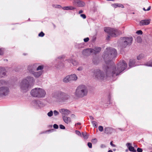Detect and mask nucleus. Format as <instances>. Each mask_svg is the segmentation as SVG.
I'll use <instances>...</instances> for the list:
<instances>
[{
	"label": "nucleus",
	"instance_id": "f257e3e1",
	"mask_svg": "<svg viewBox=\"0 0 152 152\" xmlns=\"http://www.w3.org/2000/svg\"><path fill=\"white\" fill-rule=\"evenodd\" d=\"M117 54L115 49L110 47L107 48L102 56L106 65V66L103 67L106 75L100 70L96 69L94 71V77L98 80H104L106 77H114L124 71L127 66L125 61H120L117 66H114L113 63L111 61L112 59L116 57Z\"/></svg>",
	"mask_w": 152,
	"mask_h": 152
},
{
	"label": "nucleus",
	"instance_id": "f03ea898",
	"mask_svg": "<svg viewBox=\"0 0 152 152\" xmlns=\"http://www.w3.org/2000/svg\"><path fill=\"white\" fill-rule=\"evenodd\" d=\"M34 82V77L30 76H28L23 79L19 84L21 91L23 92L28 91L33 86Z\"/></svg>",
	"mask_w": 152,
	"mask_h": 152
},
{
	"label": "nucleus",
	"instance_id": "7ed1b4c3",
	"mask_svg": "<svg viewBox=\"0 0 152 152\" xmlns=\"http://www.w3.org/2000/svg\"><path fill=\"white\" fill-rule=\"evenodd\" d=\"M88 91V89L86 86L81 85L77 88L75 92V95L77 98H82L87 96Z\"/></svg>",
	"mask_w": 152,
	"mask_h": 152
},
{
	"label": "nucleus",
	"instance_id": "20e7f679",
	"mask_svg": "<svg viewBox=\"0 0 152 152\" xmlns=\"http://www.w3.org/2000/svg\"><path fill=\"white\" fill-rule=\"evenodd\" d=\"M53 96L57 101L61 103L65 102L70 97L68 95L61 91H58L54 93Z\"/></svg>",
	"mask_w": 152,
	"mask_h": 152
},
{
	"label": "nucleus",
	"instance_id": "39448f33",
	"mask_svg": "<svg viewBox=\"0 0 152 152\" xmlns=\"http://www.w3.org/2000/svg\"><path fill=\"white\" fill-rule=\"evenodd\" d=\"M30 94L33 97L40 98H43L45 96L46 92L42 88H37L31 90Z\"/></svg>",
	"mask_w": 152,
	"mask_h": 152
},
{
	"label": "nucleus",
	"instance_id": "423d86ee",
	"mask_svg": "<svg viewBox=\"0 0 152 152\" xmlns=\"http://www.w3.org/2000/svg\"><path fill=\"white\" fill-rule=\"evenodd\" d=\"M104 30L105 32L109 35L107 38V39H109L110 36L115 37L122 34V32L120 31L115 28L106 27L104 28Z\"/></svg>",
	"mask_w": 152,
	"mask_h": 152
},
{
	"label": "nucleus",
	"instance_id": "0eeeda50",
	"mask_svg": "<svg viewBox=\"0 0 152 152\" xmlns=\"http://www.w3.org/2000/svg\"><path fill=\"white\" fill-rule=\"evenodd\" d=\"M132 41V38L121 37L118 41V43L122 48H126L128 45L131 44Z\"/></svg>",
	"mask_w": 152,
	"mask_h": 152
},
{
	"label": "nucleus",
	"instance_id": "6e6552de",
	"mask_svg": "<svg viewBox=\"0 0 152 152\" xmlns=\"http://www.w3.org/2000/svg\"><path fill=\"white\" fill-rule=\"evenodd\" d=\"M2 96L7 95L10 92V89L8 87L3 86L0 87Z\"/></svg>",
	"mask_w": 152,
	"mask_h": 152
},
{
	"label": "nucleus",
	"instance_id": "1a4fd4ad",
	"mask_svg": "<svg viewBox=\"0 0 152 152\" xmlns=\"http://www.w3.org/2000/svg\"><path fill=\"white\" fill-rule=\"evenodd\" d=\"M31 104L37 108L43 107L44 106L43 103L38 100L33 101L31 102Z\"/></svg>",
	"mask_w": 152,
	"mask_h": 152
},
{
	"label": "nucleus",
	"instance_id": "9d476101",
	"mask_svg": "<svg viewBox=\"0 0 152 152\" xmlns=\"http://www.w3.org/2000/svg\"><path fill=\"white\" fill-rule=\"evenodd\" d=\"M38 64H35L29 65L27 67V70L30 73L32 74L36 69V68L38 66Z\"/></svg>",
	"mask_w": 152,
	"mask_h": 152
},
{
	"label": "nucleus",
	"instance_id": "9b49d317",
	"mask_svg": "<svg viewBox=\"0 0 152 152\" xmlns=\"http://www.w3.org/2000/svg\"><path fill=\"white\" fill-rule=\"evenodd\" d=\"M74 4H77V6L79 7H84L86 5L85 3L82 1L80 0H75L73 1Z\"/></svg>",
	"mask_w": 152,
	"mask_h": 152
},
{
	"label": "nucleus",
	"instance_id": "f8f14e48",
	"mask_svg": "<svg viewBox=\"0 0 152 152\" xmlns=\"http://www.w3.org/2000/svg\"><path fill=\"white\" fill-rule=\"evenodd\" d=\"M92 48H88L82 51V54L83 55L88 56L90 55L92 53L93 51Z\"/></svg>",
	"mask_w": 152,
	"mask_h": 152
},
{
	"label": "nucleus",
	"instance_id": "ddd939ff",
	"mask_svg": "<svg viewBox=\"0 0 152 152\" xmlns=\"http://www.w3.org/2000/svg\"><path fill=\"white\" fill-rule=\"evenodd\" d=\"M5 69L3 67H0V78L5 77L6 75Z\"/></svg>",
	"mask_w": 152,
	"mask_h": 152
},
{
	"label": "nucleus",
	"instance_id": "4468645a",
	"mask_svg": "<svg viewBox=\"0 0 152 152\" xmlns=\"http://www.w3.org/2000/svg\"><path fill=\"white\" fill-rule=\"evenodd\" d=\"M59 111L62 115H68L70 113V111L67 109H61L59 110Z\"/></svg>",
	"mask_w": 152,
	"mask_h": 152
},
{
	"label": "nucleus",
	"instance_id": "2eb2a0df",
	"mask_svg": "<svg viewBox=\"0 0 152 152\" xmlns=\"http://www.w3.org/2000/svg\"><path fill=\"white\" fill-rule=\"evenodd\" d=\"M126 145L130 151L132 152H136V150H135L134 148L132 146V143H127L126 144Z\"/></svg>",
	"mask_w": 152,
	"mask_h": 152
},
{
	"label": "nucleus",
	"instance_id": "dca6fc26",
	"mask_svg": "<svg viewBox=\"0 0 152 152\" xmlns=\"http://www.w3.org/2000/svg\"><path fill=\"white\" fill-rule=\"evenodd\" d=\"M93 50L92 53L96 54L99 53L101 50V48L99 47H95L94 49H92Z\"/></svg>",
	"mask_w": 152,
	"mask_h": 152
},
{
	"label": "nucleus",
	"instance_id": "f3484780",
	"mask_svg": "<svg viewBox=\"0 0 152 152\" xmlns=\"http://www.w3.org/2000/svg\"><path fill=\"white\" fill-rule=\"evenodd\" d=\"M150 20H141L140 23V26H144L148 25L150 23Z\"/></svg>",
	"mask_w": 152,
	"mask_h": 152
},
{
	"label": "nucleus",
	"instance_id": "a211bd4d",
	"mask_svg": "<svg viewBox=\"0 0 152 152\" xmlns=\"http://www.w3.org/2000/svg\"><path fill=\"white\" fill-rule=\"evenodd\" d=\"M64 121L66 124H68L71 122V118L69 117H67L66 116H62Z\"/></svg>",
	"mask_w": 152,
	"mask_h": 152
},
{
	"label": "nucleus",
	"instance_id": "6ab92c4d",
	"mask_svg": "<svg viewBox=\"0 0 152 152\" xmlns=\"http://www.w3.org/2000/svg\"><path fill=\"white\" fill-rule=\"evenodd\" d=\"M69 75L70 82L72 81H76L77 79V76L75 74H71Z\"/></svg>",
	"mask_w": 152,
	"mask_h": 152
},
{
	"label": "nucleus",
	"instance_id": "aec40b11",
	"mask_svg": "<svg viewBox=\"0 0 152 152\" xmlns=\"http://www.w3.org/2000/svg\"><path fill=\"white\" fill-rule=\"evenodd\" d=\"M113 130V129L111 127H106L104 129V132L107 134H111Z\"/></svg>",
	"mask_w": 152,
	"mask_h": 152
},
{
	"label": "nucleus",
	"instance_id": "412c9836",
	"mask_svg": "<svg viewBox=\"0 0 152 152\" xmlns=\"http://www.w3.org/2000/svg\"><path fill=\"white\" fill-rule=\"evenodd\" d=\"M135 59H130L129 64V66L131 68L135 66Z\"/></svg>",
	"mask_w": 152,
	"mask_h": 152
},
{
	"label": "nucleus",
	"instance_id": "4be33fe9",
	"mask_svg": "<svg viewBox=\"0 0 152 152\" xmlns=\"http://www.w3.org/2000/svg\"><path fill=\"white\" fill-rule=\"evenodd\" d=\"M42 72H43L42 71H40L37 72H34L32 74L35 77L37 78L39 77L42 75Z\"/></svg>",
	"mask_w": 152,
	"mask_h": 152
},
{
	"label": "nucleus",
	"instance_id": "5701e85b",
	"mask_svg": "<svg viewBox=\"0 0 152 152\" xmlns=\"http://www.w3.org/2000/svg\"><path fill=\"white\" fill-rule=\"evenodd\" d=\"M62 9L65 10H72L75 9V8L72 6L64 7Z\"/></svg>",
	"mask_w": 152,
	"mask_h": 152
},
{
	"label": "nucleus",
	"instance_id": "b1692460",
	"mask_svg": "<svg viewBox=\"0 0 152 152\" xmlns=\"http://www.w3.org/2000/svg\"><path fill=\"white\" fill-rule=\"evenodd\" d=\"M63 81L65 83H67L69 82H70V81L69 79V75H67L64 78L63 80Z\"/></svg>",
	"mask_w": 152,
	"mask_h": 152
},
{
	"label": "nucleus",
	"instance_id": "393cba45",
	"mask_svg": "<svg viewBox=\"0 0 152 152\" xmlns=\"http://www.w3.org/2000/svg\"><path fill=\"white\" fill-rule=\"evenodd\" d=\"M99 58L95 57L94 58L93 60V63L94 64H98L99 62Z\"/></svg>",
	"mask_w": 152,
	"mask_h": 152
},
{
	"label": "nucleus",
	"instance_id": "a878e982",
	"mask_svg": "<svg viewBox=\"0 0 152 152\" xmlns=\"http://www.w3.org/2000/svg\"><path fill=\"white\" fill-rule=\"evenodd\" d=\"M44 68V66L43 65H39L38 64V66L36 68L37 71L42 70Z\"/></svg>",
	"mask_w": 152,
	"mask_h": 152
},
{
	"label": "nucleus",
	"instance_id": "bb28decb",
	"mask_svg": "<svg viewBox=\"0 0 152 152\" xmlns=\"http://www.w3.org/2000/svg\"><path fill=\"white\" fill-rule=\"evenodd\" d=\"M144 65L152 67V60L146 63Z\"/></svg>",
	"mask_w": 152,
	"mask_h": 152
},
{
	"label": "nucleus",
	"instance_id": "cd10ccee",
	"mask_svg": "<svg viewBox=\"0 0 152 152\" xmlns=\"http://www.w3.org/2000/svg\"><path fill=\"white\" fill-rule=\"evenodd\" d=\"M7 83V82L4 80H0V86L5 85Z\"/></svg>",
	"mask_w": 152,
	"mask_h": 152
},
{
	"label": "nucleus",
	"instance_id": "c85d7f7f",
	"mask_svg": "<svg viewBox=\"0 0 152 152\" xmlns=\"http://www.w3.org/2000/svg\"><path fill=\"white\" fill-rule=\"evenodd\" d=\"M144 57L143 54H141L137 57V59L138 60H140L142 59Z\"/></svg>",
	"mask_w": 152,
	"mask_h": 152
},
{
	"label": "nucleus",
	"instance_id": "c756f323",
	"mask_svg": "<svg viewBox=\"0 0 152 152\" xmlns=\"http://www.w3.org/2000/svg\"><path fill=\"white\" fill-rule=\"evenodd\" d=\"M82 135L85 139H87L88 137V135L86 132H82Z\"/></svg>",
	"mask_w": 152,
	"mask_h": 152
},
{
	"label": "nucleus",
	"instance_id": "7c9ffc66",
	"mask_svg": "<svg viewBox=\"0 0 152 152\" xmlns=\"http://www.w3.org/2000/svg\"><path fill=\"white\" fill-rule=\"evenodd\" d=\"M68 61H69V62L72 63V64L73 65H76L77 64V62L76 61H75V60H69Z\"/></svg>",
	"mask_w": 152,
	"mask_h": 152
},
{
	"label": "nucleus",
	"instance_id": "2f4dec72",
	"mask_svg": "<svg viewBox=\"0 0 152 152\" xmlns=\"http://www.w3.org/2000/svg\"><path fill=\"white\" fill-rule=\"evenodd\" d=\"M77 47L79 48H84L83 43L78 44L77 45Z\"/></svg>",
	"mask_w": 152,
	"mask_h": 152
},
{
	"label": "nucleus",
	"instance_id": "473e14b6",
	"mask_svg": "<svg viewBox=\"0 0 152 152\" xmlns=\"http://www.w3.org/2000/svg\"><path fill=\"white\" fill-rule=\"evenodd\" d=\"M91 122L93 125V126L94 127L96 128L97 127V123L96 121H91Z\"/></svg>",
	"mask_w": 152,
	"mask_h": 152
},
{
	"label": "nucleus",
	"instance_id": "72a5a7b5",
	"mask_svg": "<svg viewBox=\"0 0 152 152\" xmlns=\"http://www.w3.org/2000/svg\"><path fill=\"white\" fill-rule=\"evenodd\" d=\"M53 112L52 110H50L49 112L48 113L47 115L48 116L51 117L53 115Z\"/></svg>",
	"mask_w": 152,
	"mask_h": 152
},
{
	"label": "nucleus",
	"instance_id": "f704fd0d",
	"mask_svg": "<svg viewBox=\"0 0 152 152\" xmlns=\"http://www.w3.org/2000/svg\"><path fill=\"white\" fill-rule=\"evenodd\" d=\"M53 7L57 8H61V5H57V4H53Z\"/></svg>",
	"mask_w": 152,
	"mask_h": 152
},
{
	"label": "nucleus",
	"instance_id": "c9c22d12",
	"mask_svg": "<svg viewBox=\"0 0 152 152\" xmlns=\"http://www.w3.org/2000/svg\"><path fill=\"white\" fill-rule=\"evenodd\" d=\"M53 113L55 116L58 115L59 114V112L56 110H55L53 111Z\"/></svg>",
	"mask_w": 152,
	"mask_h": 152
},
{
	"label": "nucleus",
	"instance_id": "e433bc0d",
	"mask_svg": "<svg viewBox=\"0 0 152 152\" xmlns=\"http://www.w3.org/2000/svg\"><path fill=\"white\" fill-rule=\"evenodd\" d=\"M44 35H45L44 33L42 31L41 32L38 34L39 36L40 37H43L44 36Z\"/></svg>",
	"mask_w": 152,
	"mask_h": 152
},
{
	"label": "nucleus",
	"instance_id": "4c0bfd02",
	"mask_svg": "<svg viewBox=\"0 0 152 152\" xmlns=\"http://www.w3.org/2000/svg\"><path fill=\"white\" fill-rule=\"evenodd\" d=\"M111 5L113 7L115 8H116L118 7V3H115L112 4Z\"/></svg>",
	"mask_w": 152,
	"mask_h": 152
},
{
	"label": "nucleus",
	"instance_id": "58836bf2",
	"mask_svg": "<svg viewBox=\"0 0 152 152\" xmlns=\"http://www.w3.org/2000/svg\"><path fill=\"white\" fill-rule=\"evenodd\" d=\"M98 129L101 132H102L103 131V126H99Z\"/></svg>",
	"mask_w": 152,
	"mask_h": 152
},
{
	"label": "nucleus",
	"instance_id": "ea45409f",
	"mask_svg": "<svg viewBox=\"0 0 152 152\" xmlns=\"http://www.w3.org/2000/svg\"><path fill=\"white\" fill-rule=\"evenodd\" d=\"M59 63H60V64H59V65H58L57 66H56V68H59L61 67V66H63V63H61V62H60Z\"/></svg>",
	"mask_w": 152,
	"mask_h": 152
},
{
	"label": "nucleus",
	"instance_id": "a19ab883",
	"mask_svg": "<svg viewBox=\"0 0 152 152\" xmlns=\"http://www.w3.org/2000/svg\"><path fill=\"white\" fill-rule=\"evenodd\" d=\"M136 33L138 34H142V32L141 30H139L136 32Z\"/></svg>",
	"mask_w": 152,
	"mask_h": 152
},
{
	"label": "nucleus",
	"instance_id": "79ce46f5",
	"mask_svg": "<svg viewBox=\"0 0 152 152\" xmlns=\"http://www.w3.org/2000/svg\"><path fill=\"white\" fill-rule=\"evenodd\" d=\"M108 101L107 102V103L108 104L110 103V96H109L107 98Z\"/></svg>",
	"mask_w": 152,
	"mask_h": 152
},
{
	"label": "nucleus",
	"instance_id": "37998d69",
	"mask_svg": "<svg viewBox=\"0 0 152 152\" xmlns=\"http://www.w3.org/2000/svg\"><path fill=\"white\" fill-rule=\"evenodd\" d=\"M118 7H121L122 8H124V6L123 4H118Z\"/></svg>",
	"mask_w": 152,
	"mask_h": 152
},
{
	"label": "nucleus",
	"instance_id": "c03bdc74",
	"mask_svg": "<svg viewBox=\"0 0 152 152\" xmlns=\"http://www.w3.org/2000/svg\"><path fill=\"white\" fill-rule=\"evenodd\" d=\"M59 128L61 129H65V126L62 125H59Z\"/></svg>",
	"mask_w": 152,
	"mask_h": 152
},
{
	"label": "nucleus",
	"instance_id": "a18cd8bd",
	"mask_svg": "<svg viewBox=\"0 0 152 152\" xmlns=\"http://www.w3.org/2000/svg\"><path fill=\"white\" fill-rule=\"evenodd\" d=\"M88 145L90 148H91L92 147V144L91 142H88Z\"/></svg>",
	"mask_w": 152,
	"mask_h": 152
},
{
	"label": "nucleus",
	"instance_id": "49530a36",
	"mask_svg": "<svg viewBox=\"0 0 152 152\" xmlns=\"http://www.w3.org/2000/svg\"><path fill=\"white\" fill-rule=\"evenodd\" d=\"M137 41L138 42H140L141 41V39L140 37H137Z\"/></svg>",
	"mask_w": 152,
	"mask_h": 152
},
{
	"label": "nucleus",
	"instance_id": "de8ad7c7",
	"mask_svg": "<svg viewBox=\"0 0 152 152\" xmlns=\"http://www.w3.org/2000/svg\"><path fill=\"white\" fill-rule=\"evenodd\" d=\"M80 16L83 19H85L86 18V15L84 14H81Z\"/></svg>",
	"mask_w": 152,
	"mask_h": 152
},
{
	"label": "nucleus",
	"instance_id": "09e8293b",
	"mask_svg": "<svg viewBox=\"0 0 152 152\" xmlns=\"http://www.w3.org/2000/svg\"><path fill=\"white\" fill-rule=\"evenodd\" d=\"M83 69V67L82 66H80L78 67L77 70L79 71H81Z\"/></svg>",
	"mask_w": 152,
	"mask_h": 152
},
{
	"label": "nucleus",
	"instance_id": "8fccbe9b",
	"mask_svg": "<svg viewBox=\"0 0 152 152\" xmlns=\"http://www.w3.org/2000/svg\"><path fill=\"white\" fill-rule=\"evenodd\" d=\"M91 141L92 142L96 143L97 142V140L96 139H93Z\"/></svg>",
	"mask_w": 152,
	"mask_h": 152
},
{
	"label": "nucleus",
	"instance_id": "3c124183",
	"mask_svg": "<svg viewBox=\"0 0 152 152\" xmlns=\"http://www.w3.org/2000/svg\"><path fill=\"white\" fill-rule=\"evenodd\" d=\"M151 6H149L148 7V9L146 10L145 8H143V9L144 11H148L149 10L151 9Z\"/></svg>",
	"mask_w": 152,
	"mask_h": 152
},
{
	"label": "nucleus",
	"instance_id": "603ef678",
	"mask_svg": "<svg viewBox=\"0 0 152 152\" xmlns=\"http://www.w3.org/2000/svg\"><path fill=\"white\" fill-rule=\"evenodd\" d=\"M89 40V38L88 37H87L86 38H84V41L85 42H88Z\"/></svg>",
	"mask_w": 152,
	"mask_h": 152
},
{
	"label": "nucleus",
	"instance_id": "864d4df0",
	"mask_svg": "<svg viewBox=\"0 0 152 152\" xmlns=\"http://www.w3.org/2000/svg\"><path fill=\"white\" fill-rule=\"evenodd\" d=\"M53 126L54 128L55 129H57L58 127V125H57L56 124H54L53 125Z\"/></svg>",
	"mask_w": 152,
	"mask_h": 152
},
{
	"label": "nucleus",
	"instance_id": "5fc2aeb1",
	"mask_svg": "<svg viewBox=\"0 0 152 152\" xmlns=\"http://www.w3.org/2000/svg\"><path fill=\"white\" fill-rule=\"evenodd\" d=\"M137 151L138 152H142V149L140 148H138L137 149Z\"/></svg>",
	"mask_w": 152,
	"mask_h": 152
},
{
	"label": "nucleus",
	"instance_id": "6e6d98bb",
	"mask_svg": "<svg viewBox=\"0 0 152 152\" xmlns=\"http://www.w3.org/2000/svg\"><path fill=\"white\" fill-rule=\"evenodd\" d=\"M75 132H76V133L78 135H80L81 134V133H80V132L78 131H75Z\"/></svg>",
	"mask_w": 152,
	"mask_h": 152
},
{
	"label": "nucleus",
	"instance_id": "4d7b16f0",
	"mask_svg": "<svg viewBox=\"0 0 152 152\" xmlns=\"http://www.w3.org/2000/svg\"><path fill=\"white\" fill-rule=\"evenodd\" d=\"M65 57V56H59L58 57V59H62L63 58Z\"/></svg>",
	"mask_w": 152,
	"mask_h": 152
},
{
	"label": "nucleus",
	"instance_id": "13d9d810",
	"mask_svg": "<svg viewBox=\"0 0 152 152\" xmlns=\"http://www.w3.org/2000/svg\"><path fill=\"white\" fill-rule=\"evenodd\" d=\"M100 147L102 148H104L106 147V146L105 145L102 144L100 145Z\"/></svg>",
	"mask_w": 152,
	"mask_h": 152
},
{
	"label": "nucleus",
	"instance_id": "bf43d9fd",
	"mask_svg": "<svg viewBox=\"0 0 152 152\" xmlns=\"http://www.w3.org/2000/svg\"><path fill=\"white\" fill-rule=\"evenodd\" d=\"M112 141H111L110 142V145L113 147H115V145L114 144H113V143H112Z\"/></svg>",
	"mask_w": 152,
	"mask_h": 152
},
{
	"label": "nucleus",
	"instance_id": "052dcab7",
	"mask_svg": "<svg viewBox=\"0 0 152 152\" xmlns=\"http://www.w3.org/2000/svg\"><path fill=\"white\" fill-rule=\"evenodd\" d=\"M3 54V51L0 49V55H2Z\"/></svg>",
	"mask_w": 152,
	"mask_h": 152
},
{
	"label": "nucleus",
	"instance_id": "680f3d73",
	"mask_svg": "<svg viewBox=\"0 0 152 152\" xmlns=\"http://www.w3.org/2000/svg\"><path fill=\"white\" fill-rule=\"evenodd\" d=\"M89 118L91 120H93L94 119V118L92 116H89Z\"/></svg>",
	"mask_w": 152,
	"mask_h": 152
},
{
	"label": "nucleus",
	"instance_id": "e2e57ef3",
	"mask_svg": "<svg viewBox=\"0 0 152 152\" xmlns=\"http://www.w3.org/2000/svg\"><path fill=\"white\" fill-rule=\"evenodd\" d=\"M71 116L72 118H75V115L74 114H72L71 115Z\"/></svg>",
	"mask_w": 152,
	"mask_h": 152
},
{
	"label": "nucleus",
	"instance_id": "0e129e2a",
	"mask_svg": "<svg viewBox=\"0 0 152 152\" xmlns=\"http://www.w3.org/2000/svg\"><path fill=\"white\" fill-rule=\"evenodd\" d=\"M83 12V11L82 10H80L79 11V14H81V13H82Z\"/></svg>",
	"mask_w": 152,
	"mask_h": 152
},
{
	"label": "nucleus",
	"instance_id": "69168bd1",
	"mask_svg": "<svg viewBox=\"0 0 152 152\" xmlns=\"http://www.w3.org/2000/svg\"><path fill=\"white\" fill-rule=\"evenodd\" d=\"M81 124V123H77L75 124V126H76V125H80Z\"/></svg>",
	"mask_w": 152,
	"mask_h": 152
},
{
	"label": "nucleus",
	"instance_id": "338daca9",
	"mask_svg": "<svg viewBox=\"0 0 152 152\" xmlns=\"http://www.w3.org/2000/svg\"><path fill=\"white\" fill-rule=\"evenodd\" d=\"M108 152H113V151L111 150H109V151H108Z\"/></svg>",
	"mask_w": 152,
	"mask_h": 152
},
{
	"label": "nucleus",
	"instance_id": "774afa93",
	"mask_svg": "<svg viewBox=\"0 0 152 152\" xmlns=\"http://www.w3.org/2000/svg\"><path fill=\"white\" fill-rule=\"evenodd\" d=\"M128 151V149H126V152H127V151Z\"/></svg>",
	"mask_w": 152,
	"mask_h": 152
}]
</instances>
